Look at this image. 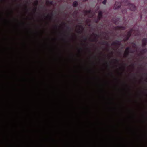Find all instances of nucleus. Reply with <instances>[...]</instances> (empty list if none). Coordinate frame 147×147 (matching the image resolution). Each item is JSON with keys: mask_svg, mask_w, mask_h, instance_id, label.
I'll return each instance as SVG.
<instances>
[{"mask_svg": "<svg viewBox=\"0 0 147 147\" xmlns=\"http://www.w3.org/2000/svg\"><path fill=\"white\" fill-rule=\"evenodd\" d=\"M77 2L75 1L73 3V5L74 6H76L77 5Z\"/></svg>", "mask_w": 147, "mask_h": 147, "instance_id": "f257e3e1", "label": "nucleus"}, {"mask_svg": "<svg viewBox=\"0 0 147 147\" xmlns=\"http://www.w3.org/2000/svg\"><path fill=\"white\" fill-rule=\"evenodd\" d=\"M102 15V13L101 12H100L99 13V14H98V17H99V18H100V16H101Z\"/></svg>", "mask_w": 147, "mask_h": 147, "instance_id": "f03ea898", "label": "nucleus"}, {"mask_svg": "<svg viewBox=\"0 0 147 147\" xmlns=\"http://www.w3.org/2000/svg\"><path fill=\"white\" fill-rule=\"evenodd\" d=\"M106 0H104L102 2V3H103V4H105V3H106Z\"/></svg>", "mask_w": 147, "mask_h": 147, "instance_id": "7ed1b4c3", "label": "nucleus"}]
</instances>
